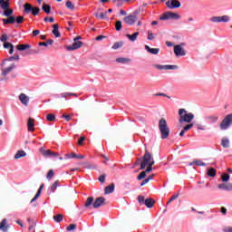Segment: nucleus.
<instances>
[{
  "label": "nucleus",
  "mask_w": 232,
  "mask_h": 232,
  "mask_svg": "<svg viewBox=\"0 0 232 232\" xmlns=\"http://www.w3.org/2000/svg\"><path fill=\"white\" fill-rule=\"evenodd\" d=\"M140 162V169H145L147 168L146 172H152L155 161L151 153L146 150L144 156L140 160H138V161L135 162V165H138Z\"/></svg>",
  "instance_id": "1"
},
{
  "label": "nucleus",
  "mask_w": 232,
  "mask_h": 232,
  "mask_svg": "<svg viewBox=\"0 0 232 232\" xmlns=\"http://www.w3.org/2000/svg\"><path fill=\"white\" fill-rule=\"evenodd\" d=\"M19 60V56L16 57H10L9 60H4L2 63V75L6 76L8 73H10L15 67V64L14 63H11L13 60Z\"/></svg>",
  "instance_id": "2"
},
{
  "label": "nucleus",
  "mask_w": 232,
  "mask_h": 232,
  "mask_svg": "<svg viewBox=\"0 0 232 232\" xmlns=\"http://www.w3.org/2000/svg\"><path fill=\"white\" fill-rule=\"evenodd\" d=\"M159 129L161 134V139L166 140L170 133V130L167 125V121L164 118H161L159 121Z\"/></svg>",
  "instance_id": "3"
},
{
  "label": "nucleus",
  "mask_w": 232,
  "mask_h": 232,
  "mask_svg": "<svg viewBox=\"0 0 232 232\" xmlns=\"http://www.w3.org/2000/svg\"><path fill=\"white\" fill-rule=\"evenodd\" d=\"M179 122L189 123L194 119V114L186 111V109H179Z\"/></svg>",
  "instance_id": "4"
},
{
  "label": "nucleus",
  "mask_w": 232,
  "mask_h": 232,
  "mask_svg": "<svg viewBox=\"0 0 232 232\" xmlns=\"http://www.w3.org/2000/svg\"><path fill=\"white\" fill-rule=\"evenodd\" d=\"M0 6L4 10L3 15L9 17L14 14V10L9 8V0H0Z\"/></svg>",
  "instance_id": "5"
},
{
  "label": "nucleus",
  "mask_w": 232,
  "mask_h": 232,
  "mask_svg": "<svg viewBox=\"0 0 232 232\" xmlns=\"http://www.w3.org/2000/svg\"><path fill=\"white\" fill-rule=\"evenodd\" d=\"M232 123V114L227 115L220 124L221 130H226Z\"/></svg>",
  "instance_id": "6"
},
{
  "label": "nucleus",
  "mask_w": 232,
  "mask_h": 232,
  "mask_svg": "<svg viewBox=\"0 0 232 232\" xmlns=\"http://www.w3.org/2000/svg\"><path fill=\"white\" fill-rule=\"evenodd\" d=\"M183 45L184 44L175 45L174 53L177 57H183L186 55V51L182 47Z\"/></svg>",
  "instance_id": "7"
},
{
  "label": "nucleus",
  "mask_w": 232,
  "mask_h": 232,
  "mask_svg": "<svg viewBox=\"0 0 232 232\" xmlns=\"http://www.w3.org/2000/svg\"><path fill=\"white\" fill-rule=\"evenodd\" d=\"M210 21L212 23H228L230 21V18L228 15L214 16L210 18Z\"/></svg>",
  "instance_id": "8"
},
{
  "label": "nucleus",
  "mask_w": 232,
  "mask_h": 232,
  "mask_svg": "<svg viewBox=\"0 0 232 232\" xmlns=\"http://www.w3.org/2000/svg\"><path fill=\"white\" fill-rule=\"evenodd\" d=\"M154 68L160 70V71H169V70H177L179 69V66L177 65H160V64H156L154 65Z\"/></svg>",
  "instance_id": "9"
},
{
  "label": "nucleus",
  "mask_w": 232,
  "mask_h": 232,
  "mask_svg": "<svg viewBox=\"0 0 232 232\" xmlns=\"http://www.w3.org/2000/svg\"><path fill=\"white\" fill-rule=\"evenodd\" d=\"M18 99L23 106H26V107L28 106L30 98L28 97L27 94L22 92V93H20Z\"/></svg>",
  "instance_id": "10"
},
{
  "label": "nucleus",
  "mask_w": 232,
  "mask_h": 232,
  "mask_svg": "<svg viewBox=\"0 0 232 232\" xmlns=\"http://www.w3.org/2000/svg\"><path fill=\"white\" fill-rule=\"evenodd\" d=\"M166 6L171 9L179 8L181 6V3L177 0H169L166 2Z\"/></svg>",
  "instance_id": "11"
},
{
  "label": "nucleus",
  "mask_w": 232,
  "mask_h": 232,
  "mask_svg": "<svg viewBox=\"0 0 232 232\" xmlns=\"http://www.w3.org/2000/svg\"><path fill=\"white\" fill-rule=\"evenodd\" d=\"M82 44H83L82 42L78 41V42H75L74 44H72L71 45H67L65 48L68 51H74V50L82 48Z\"/></svg>",
  "instance_id": "12"
},
{
  "label": "nucleus",
  "mask_w": 232,
  "mask_h": 232,
  "mask_svg": "<svg viewBox=\"0 0 232 232\" xmlns=\"http://www.w3.org/2000/svg\"><path fill=\"white\" fill-rule=\"evenodd\" d=\"M218 188L226 190V191H232V184L231 183H222L218 185Z\"/></svg>",
  "instance_id": "13"
},
{
  "label": "nucleus",
  "mask_w": 232,
  "mask_h": 232,
  "mask_svg": "<svg viewBox=\"0 0 232 232\" xmlns=\"http://www.w3.org/2000/svg\"><path fill=\"white\" fill-rule=\"evenodd\" d=\"M123 21H124L125 24H127L129 25H131V24H134L136 23L137 18L134 15H129V16L125 17L123 19Z\"/></svg>",
  "instance_id": "14"
},
{
  "label": "nucleus",
  "mask_w": 232,
  "mask_h": 232,
  "mask_svg": "<svg viewBox=\"0 0 232 232\" xmlns=\"http://www.w3.org/2000/svg\"><path fill=\"white\" fill-rule=\"evenodd\" d=\"M144 48H145V50L148 51L149 53L153 54V55H157L160 52V49H159V48H150L147 44L144 46Z\"/></svg>",
  "instance_id": "15"
},
{
  "label": "nucleus",
  "mask_w": 232,
  "mask_h": 232,
  "mask_svg": "<svg viewBox=\"0 0 232 232\" xmlns=\"http://www.w3.org/2000/svg\"><path fill=\"white\" fill-rule=\"evenodd\" d=\"M8 227H9V226L7 225V220H6V218H4L2 220V222L0 223V230L4 231V232H7Z\"/></svg>",
  "instance_id": "16"
},
{
  "label": "nucleus",
  "mask_w": 232,
  "mask_h": 232,
  "mask_svg": "<svg viewBox=\"0 0 232 232\" xmlns=\"http://www.w3.org/2000/svg\"><path fill=\"white\" fill-rule=\"evenodd\" d=\"M103 203H104V198H98L94 201V203H93V205H92V208H100L101 206H102Z\"/></svg>",
  "instance_id": "17"
},
{
  "label": "nucleus",
  "mask_w": 232,
  "mask_h": 232,
  "mask_svg": "<svg viewBox=\"0 0 232 232\" xmlns=\"http://www.w3.org/2000/svg\"><path fill=\"white\" fill-rule=\"evenodd\" d=\"M52 33H53V34L55 35L56 38L61 37V34H60V31H59V24H55L54 25H53Z\"/></svg>",
  "instance_id": "18"
},
{
  "label": "nucleus",
  "mask_w": 232,
  "mask_h": 232,
  "mask_svg": "<svg viewBox=\"0 0 232 232\" xmlns=\"http://www.w3.org/2000/svg\"><path fill=\"white\" fill-rule=\"evenodd\" d=\"M2 22H3L4 24H14L15 23V17L14 16H9L8 18H3Z\"/></svg>",
  "instance_id": "19"
},
{
  "label": "nucleus",
  "mask_w": 232,
  "mask_h": 232,
  "mask_svg": "<svg viewBox=\"0 0 232 232\" xmlns=\"http://www.w3.org/2000/svg\"><path fill=\"white\" fill-rule=\"evenodd\" d=\"M27 128L28 131H34V120L33 118H29Z\"/></svg>",
  "instance_id": "20"
},
{
  "label": "nucleus",
  "mask_w": 232,
  "mask_h": 232,
  "mask_svg": "<svg viewBox=\"0 0 232 232\" xmlns=\"http://www.w3.org/2000/svg\"><path fill=\"white\" fill-rule=\"evenodd\" d=\"M65 157H66L67 159H80V160L84 159V156H83V155H77V154L74 153V152L70 153V154H66Z\"/></svg>",
  "instance_id": "21"
},
{
  "label": "nucleus",
  "mask_w": 232,
  "mask_h": 232,
  "mask_svg": "<svg viewBox=\"0 0 232 232\" xmlns=\"http://www.w3.org/2000/svg\"><path fill=\"white\" fill-rule=\"evenodd\" d=\"M44 187V185L40 186L38 192L36 193L35 197H34L32 198L31 203H34L37 198H39V197H41L42 190H43Z\"/></svg>",
  "instance_id": "22"
},
{
  "label": "nucleus",
  "mask_w": 232,
  "mask_h": 232,
  "mask_svg": "<svg viewBox=\"0 0 232 232\" xmlns=\"http://www.w3.org/2000/svg\"><path fill=\"white\" fill-rule=\"evenodd\" d=\"M144 205L147 206L149 208H151L155 205V201L152 198H148L144 201Z\"/></svg>",
  "instance_id": "23"
},
{
  "label": "nucleus",
  "mask_w": 232,
  "mask_h": 232,
  "mask_svg": "<svg viewBox=\"0 0 232 232\" xmlns=\"http://www.w3.org/2000/svg\"><path fill=\"white\" fill-rule=\"evenodd\" d=\"M206 119L208 122H210V123H215L218 121V116L217 115L208 116Z\"/></svg>",
  "instance_id": "24"
},
{
  "label": "nucleus",
  "mask_w": 232,
  "mask_h": 232,
  "mask_svg": "<svg viewBox=\"0 0 232 232\" xmlns=\"http://www.w3.org/2000/svg\"><path fill=\"white\" fill-rule=\"evenodd\" d=\"M40 152L43 155V157H45V158L52 157V150H44L43 148H41Z\"/></svg>",
  "instance_id": "25"
},
{
  "label": "nucleus",
  "mask_w": 232,
  "mask_h": 232,
  "mask_svg": "<svg viewBox=\"0 0 232 232\" xmlns=\"http://www.w3.org/2000/svg\"><path fill=\"white\" fill-rule=\"evenodd\" d=\"M23 157H26V152L24 150H18L17 153L14 154V160H18Z\"/></svg>",
  "instance_id": "26"
},
{
  "label": "nucleus",
  "mask_w": 232,
  "mask_h": 232,
  "mask_svg": "<svg viewBox=\"0 0 232 232\" xmlns=\"http://www.w3.org/2000/svg\"><path fill=\"white\" fill-rule=\"evenodd\" d=\"M139 34H140L137 32V33H134L133 34H127V35H125V36H126L128 39H130V41L134 42V41L137 40Z\"/></svg>",
  "instance_id": "27"
},
{
  "label": "nucleus",
  "mask_w": 232,
  "mask_h": 232,
  "mask_svg": "<svg viewBox=\"0 0 232 232\" xmlns=\"http://www.w3.org/2000/svg\"><path fill=\"white\" fill-rule=\"evenodd\" d=\"M116 63H121V64H128L130 63V60L128 58H118L116 59Z\"/></svg>",
  "instance_id": "28"
},
{
  "label": "nucleus",
  "mask_w": 232,
  "mask_h": 232,
  "mask_svg": "<svg viewBox=\"0 0 232 232\" xmlns=\"http://www.w3.org/2000/svg\"><path fill=\"white\" fill-rule=\"evenodd\" d=\"M60 187V180H56L54 183H53L50 187V191L54 192L57 188Z\"/></svg>",
  "instance_id": "29"
},
{
  "label": "nucleus",
  "mask_w": 232,
  "mask_h": 232,
  "mask_svg": "<svg viewBox=\"0 0 232 232\" xmlns=\"http://www.w3.org/2000/svg\"><path fill=\"white\" fill-rule=\"evenodd\" d=\"M34 8V7H33L32 5H30V4H28V3H26V4L24 5V10L25 11L26 14H30V13L33 11Z\"/></svg>",
  "instance_id": "30"
},
{
  "label": "nucleus",
  "mask_w": 232,
  "mask_h": 232,
  "mask_svg": "<svg viewBox=\"0 0 232 232\" xmlns=\"http://www.w3.org/2000/svg\"><path fill=\"white\" fill-rule=\"evenodd\" d=\"M43 11L44 13H46L47 14H51V5H46V4H43V7H42Z\"/></svg>",
  "instance_id": "31"
},
{
  "label": "nucleus",
  "mask_w": 232,
  "mask_h": 232,
  "mask_svg": "<svg viewBox=\"0 0 232 232\" xmlns=\"http://www.w3.org/2000/svg\"><path fill=\"white\" fill-rule=\"evenodd\" d=\"M115 189V185H109L105 188V194H111Z\"/></svg>",
  "instance_id": "32"
},
{
  "label": "nucleus",
  "mask_w": 232,
  "mask_h": 232,
  "mask_svg": "<svg viewBox=\"0 0 232 232\" xmlns=\"http://www.w3.org/2000/svg\"><path fill=\"white\" fill-rule=\"evenodd\" d=\"M94 15L96 16V18H99V19H106L107 17V12L105 13H99V12H96L94 14Z\"/></svg>",
  "instance_id": "33"
},
{
  "label": "nucleus",
  "mask_w": 232,
  "mask_h": 232,
  "mask_svg": "<svg viewBox=\"0 0 232 232\" xmlns=\"http://www.w3.org/2000/svg\"><path fill=\"white\" fill-rule=\"evenodd\" d=\"M169 19H170L169 12H166V13L162 14L160 16V21H166V20H169Z\"/></svg>",
  "instance_id": "34"
},
{
  "label": "nucleus",
  "mask_w": 232,
  "mask_h": 232,
  "mask_svg": "<svg viewBox=\"0 0 232 232\" xmlns=\"http://www.w3.org/2000/svg\"><path fill=\"white\" fill-rule=\"evenodd\" d=\"M190 166L197 165V166H206V164L201 160H196L193 162L189 163Z\"/></svg>",
  "instance_id": "35"
},
{
  "label": "nucleus",
  "mask_w": 232,
  "mask_h": 232,
  "mask_svg": "<svg viewBox=\"0 0 232 232\" xmlns=\"http://www.w3.org/2000/svg\"><path fill=\"white\" fill-rule=\"evenodd\" d=\"M169 19H175V20L180 19V15L179 14H176L173 12H169Z\"/></svg>",
  "instance_id": "36"
},
{
  "label": "nucleus",
  "mask_w": 232,
  "mask_h": 232,
  "mask_svg": "<svg viewBox=\"0 0 232 232\" xmlns=\"http://www.w3.org/2000/svg\"><path fill=\"white\" fill-rule=\"evenodd\" d=\"M70 96L78 97L77 93H72V92H63V93H61V97L62 98H68Z\"/></svg>",
  "instance_id": "37"
},
{
  "label": "nucleus",
  "mask_w": 232,
  "mask_h": 232,
  "mask_svg": "<svg viewBox=\"0 0 232 232\" xmlns=\"http://www.w3.org/2000/svg\"><path fill=\"white\" fill-rule=\"evenodd\" d=\"M30 48V44H18L17 45V50L18 51H24L26 49Z\"/></svg>",
  "instance_id": "38"
},
{
  "label": "nucleus",
  "mask_w": 232,
  "mask_h": 232,
  "mask_svg": "<svg viewBox=\"0 0 232 232\" xmlns=\"http://www.w3.org/2000/svg\"><path fill=\"white\" fill-rule=\"evenodd\" d=\"M65 6L71 11L74 10V5L71 1H67Z\"/></svg>",
  "instance_id": "39"
},
{
  "label": "nucleus",
  "mask_w": 232,
  "mask_h": 232,
  "mask_svg": "<svg viewBox=\"0 0 232 232\" xmlns=\"http://www.w3.org/2000/svg\"><path fill=\"white\" fill-rule=\"evenodd\" d=\"M222 147L223 148H228L229 147V140L227 138H224L222 140Z\"/></svg>",
  "instance_id": "40"
},
{
  "label": "nucleus",
  "mask_w": 232,
  "mask_h": 232,
  "mask_svg": "<svg viewBox=\"0 0 232 232\" xmlns=\"http://www.w3.org/2000/svg\"><path fill=\"white\" fill-rule=\"evenodd\" d=\"M217 175V170L215 169H208V176L209 177H215Z\"/></svg>",
  "instance_id": "41"
},
{
  "label": "nucleus",
  "mask_w": 232,
  "mask_h": 232,
  "mask_svg": "<svg viewBox=\"0 0 232 232\" xmlns=\"http://www.w3.org/2000/svg\"><path fill=\"white\" fill-rule=\"evenodd\" d=\"M53 176H54V171H53V169H50V170L48 171V173H47L46 179H47L48 180H52V179L53 178Z\"/></svg>",
  "instance_id": "42"
},
{
  "label": "nucleus",
  "mask_w": 232,
  "mask_h": 232,
  "mask_svg": "<svg viewBox=\"0 0 232 232\" xmlns=\"http://www.w3.org/2000/svg\"><path fill=\"white\" fill-rule=\"evenodd\" d=\"M221 179H222L223 182H227L230 179V176L227 173H224L221 176Z\"/></svg>",
  "instance_id": "43"
},
{
  "label": "nucleus",
  "mask_w": 232,
  "mask_h": 232,
  "mask_svg": "<svg viewBox=\"0 0 232 232\" xmlns=\"http://www.w3.org/2000/svg\"><path fill=\"white\" fill-rule=\"evenodd\" d=\"M121 29V21H116V23H115V30L117 32H120Z\"/></svg>",
  "instance_id": "44"
},
{
  "label": "nucleus",
  "mask_w": 232,
  "mask_h": 232,
  "mask_svg": "<svg viewBox=\"0 0 232 232\" xmlns=\"http://www.w3.org/2000/svg\"><path fill=\"white\" fill-rule=\"evenodd\" d=\"M146 173H149V172H147L146 170L140 172V174L138 176V180H142L143 179H145Z\"/></svg>",
  "instance_id": "45"
},
{
  "label": "nucleus",
  "mask_w": 232,
  "mask_h": 232,
  "mask_svg": "<svg viewBox=\"0 0 232 232\" xmlns=\"http://www.w3.org/2000/svg\"><path fill=\"white\" fill-rule=\"evenodd\" d=\"M76 228H77V226H76V225L71 224L70 226H68V227H66V230H67V231H73V230H75Z\"/></svg>",
  "instance_id": "46"
},
{
  "label": "nucleus",
  "mask_w": 232,
  "mask_h": 232,
  "mask_svg": "<svg viewBox=\"0 0 232 232\" xmlns=\"http://www.w3.org/2000/svg\"><path fill=\"white\" fill-rule=\"evenodd\" d=\"M54 220H55V222H62L63 221V215L58 214V215L54 216Z\"/></svg>",
  "instance_id": "47"
},
{
  "label": "nucleus",
  "mask_w": 232,
  "mask_h": 232,
  "mask_svg": "<svg viewBox=\"0 0 232 232\" xmlns=\"http://www.w3.org/2000/svg\"><path fill=\"white\" fill-rule=\"evenodd\" d=\"M121 47H122V43H116L112 45L113 50H117V49L121 48Z\"/></svg>",
  "instance_id": "48"
},
{
  "label": "nucleus",
  "mask_w": 232,
  "mask_h": 232,
  "mask_svg": "<svg viewBox=\"0 0 232 232\" xmlns=\"http://www.w3.org/2000/svg\"><path fill=\"white\" fill-rule=\"evenodd\" d=\"M93 202V198H88L86 202H85V207H90Z\"/></svg>",
  "instance_id": "49"
},
{
  "label": "nucleus",
  "mask_w": 232,
  "mask_h": 232,
  "mask_svg": "<svg viewBox=\"0 0 232 232\" xmlns=\"http://www.w3.org/2000/svg\"><path fill=\"white\" fill-rule=\"evenodd\" d=\"M39 11H40V9H39V8H37V7H34V9H32L31 14H32V15H38Z\"/></svg>",
  "instance_id": "50"
},
{
  "label": "nucleus",
  "mask_w": 232,
  "mask_h": 232,
  "mask_svg": "<svg viewBox=\"0 0 232 232\" xmlns=\"http://www.w3.org/2000/svg\"><path fill=\"white\" fill-rule=\"evenodd\" d=\"M14 22H16L17 24H23L24 16H18L17 18H14Z\"/></svg>",
  "instance_id": "51"
},
{
  "label": "nucleus",
  "mask_w": 232,
  "mask_h": 232,
  "mask_svg": "<svg viewBox=\"0 0 232 232\" xmlns=\"http://www.w3.org/2000/svg\"><path fill=\"white\" fill-rule=\"evenodd\" d=\"M46 119H47V121H53L55 119V116L53 114H48Z\"/></svg>",
  "instance_id": "52"
},
{
  "label": "nucleus",
  "mask_w": 232,
  "mask_h": 232,
  "mask_svg": "<svg viewBox=\"0 0 232 232\" xmlns=\"http://www.w3.org/2000/svg\"><path fill=\"white\" fill-rule=\"evenodd\" d=\"M148 39L149 40H153L155 39V36L151 31H148Z\"/></svg>",
  "instance_id": "53"
},
{
  "label": "nucleus",
  "mask_w": 232,
  "mask_h": 232,
  "mask_svg": "<svg viewBox=\"0 0 232 232\" xmlns=\"http://www.w3.org/2000/svg\"><path fill=\"white\" fill-rule=\"evenodd\" d=\"M193 128V124H188L187 126H185L183 128L184 131H188L189 130H191Z\"/></svg>",
  "instance_id": "54"
},
{
  "label": "nucleus",
  "mask_w": 232,
  "mask_h": 232,
  "mask_svg": "<svg viewBox=\"0 0 232 232\" xmlns=\"http://www.w3.org/2000/svg\"><path fill=\"white\" fill-rule=\"evenodd\" d=\"M4 48H5V49L10 48L11 49V48H14V45L10 43H5L4 44Z\"/></svg>",
  "instance_id": "55"
},
{
  "label": "nucleus",
  "mask_w": 232,
  "mask_h": 232,
  "mask_svg": "<svg viewBox=\"0 0 232 232\" xmlns=\"http://www.w3.org/2000/svg\"><path fill=\"white\" fill-rule=\"evenodd\" d=\"M138 201H139L140 203H144V202H145V198H144L143 196H139V197H138Z\"/></svg>",
  "instance_id": "56"
},
{
  "label": "nucleus",
  "mask_w": 232,
  "mask_h": 232,
  "mask_svg": "<svg viewBox=\"0 0 232 232\" xmlns=\"http://www.w3.org/2000/svg\"><path fill=\"white\" fill-rule=\"evenodd\" d=\"M84 140H85L84 137H80V139L78 140V145L82 146Z\"/></svg>",
  "instance_id": "57"
},
{
  "label": "nucleus",
  "mask_w": 232,
  "mask_h": 232,
  "mask_svg": "<svg viewBox=\"0 0 232 232\" xmlns=\"http://www.w3.org/2000/svg\"><path fill=\"white\" fill-rule=\"evenodd\" d=\"M223 231L224 232H232V227H225Z\"/></svg>",
  "instance_id": "58"
},
{
  "label": "nucleus",
  "mask_w": 232,
  "mask_h": 232,
  "mask_svg": "<svg viewBox=\"0 0 232 232\" xmlns=\"http://www.w3.org/2000/svg\"><path fill=\"white\" fill-rule=\"evenodd\" d=\"M98 180H100L102 183H103L104 180H106V176L105 175H102L100 178H98Z\"/></svg>",
  "instance_id": "59"
},
{
  "label": "nucleus",
  "mask_w": 232,
  "mask_h": 232,
  "mask_svg": "<svg viewBox=\"0 0 232 232\" xmlns=\"http://www.w3.org/2000/svg\"><path fill=\"white\" fill-rule=\"evenodd\" d=\"M44 22H49V23H53L54 19L53 17H51V18L46 17V18H44Z\"/></svg>",
  "instance_id": "60"
},
{
  "label": "nucleus",
  "mask_w": 232,
  "mask_h": 232,
  "mask_svg": "<svg viewBox=\"0 0 232 232\" xmlns=\"http://www.w3.org/2000/svg\"><path fill=\"white\" fill-rule=\"evenodd\" d=\"M179 194H176L174 196H172L169 199V202H172L173 200H175L176 198H179Z\"/></svg>",
  "instance_id": "61"
},
{
  "label": "nucleus",
  "mask_w": 232,
  "mask_h": 232,
  "mask_svg": "<svg viewBox=\"0 0 232 232\" xmlns=\"http://www.w3.org/2000/svg\"><path fill=\"white\" fill-rule=\"evenodd\" d=\"M0 40H1L2 42H5V41L7 40V34H2Z\"/></svg>",
  "instance_id": "62"
},
{
  "label": "nucleus",
  "mask_w": 232,
  "mask_h": 232,
  "mask_svg": "<svg viewBox=\"0 0 232 232\" xmlns=\"http://www.w3.org/2000/svg\"><path fill=\"white\" fill-rule=\"evenodd\" d=\"M62 117H63L66 121H70L72 119L70 115H65V114H63Z\"/></svg>",
  "instance_id": "63"
},
{
  "label": "nucleus",
  "mask_w": 232,
  "mask_h": 232,
  "mask_svg": "<svg viewBox=\"0 0 232 232\" xmlns=\"http://www.w3.org/2000/svg\"><path fill=\"white\" fill-rule=\"evenodd\" d=\"M150 180L148 179H143V181L141 182L140 186L143 187L144 185H146Z\"/></svg>",
  "instance_id": "64"
}]
</instances>
